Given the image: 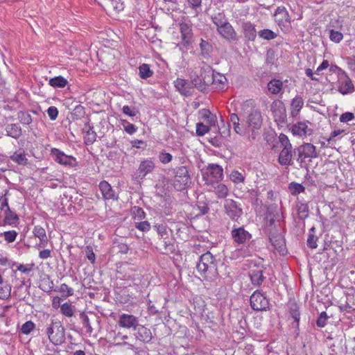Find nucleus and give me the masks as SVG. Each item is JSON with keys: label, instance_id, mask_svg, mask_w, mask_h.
I'll return each instance as SVG.
<instances>
[{"label": "nucleus", "instance_id": "49", "mask_svg": "<svg viewBox=\"0 0 355 355\" xmlns=\"http://www.w3.org/2000/svg\"><path fill=\"white\" fill-rule=\"evenodd\" d=\"M209 126L202 123H196V135L198 136H203L209 131Z\"/></svg>", "mask_w": 355, "mask_h": 355}, {"label": "nucleus", "instance_id": "12", "mask_svg": "<svg viewBox=\"0 0 355 355\" xmlns=\"http://www.w3.org/2000/svg\"><path fill=\"white\" fill-rule=\"evenodd\" d=\"M119 324L120 327L126 329H137L139 326V320L137 317L133 315L123 313L119 316Z\"/></svg>", "mask_w": 355, "mask_h": 355}, {"label": "nucleus", "instance_id": "8", "mask_svg": "<svg viewBox=\"0 0 355 355\" xmlns=\"http://www.w3.org/2000/svg\"><path fill=\"white\" fill-rule=\"evenodd\" d=\"M250 306L254 311H266L269 307V301L259 291H254L250 296Z\"/></svg>", "mask_w": 355, "mask_h": 355}, {"label": "nucleus", "instance_id": "5", "mask_svg": "<svg viewBox=\"0 0 355 355\" xmlns=\"http://www.w3.org/2000/svg\"><path fill=\"white\" fill-rule=\"evenodd\" d=\"M274 17L275 21L282 31H288L291 29V17L285 7H277L274 13Z\"/></svg>", "mask_w": 355, "mask_h": 355}, {"label": "nucleus", "instance_id": "33", "mask_svg": "<svg viewBox=\"0 0 355 355\" xmlns=\"http://www.w3.org/2000/svg\"><path fill=\"white\" fill-rule=\"evenodd\" d=\"M7 135L12 138L17 139L21 135V129L17 124H10L6 128Z\"/></svg>", "mask_w": 355, "mask_h": 355}, {"label": "nucleus", "instance_id": "22", "mask_svg": "<svg viewBox=\"0 0 355 355\" xmlns=\"http://www.w3.org/2000/svg\"><path fill=\"white\" fill-rule=\"evenodd\" d=\"M269 239L275 249L279 253L284 254L285 251V241L283 236L279 233H277L270 235Z\"/></svg>", "mask_w": 355, "mask_h": 355}, {"label": "nucleus", "instance_id": "55", "mask_svg": "<svg viewBox=\"0 0 355 355\" xmlns=\"http://www.w3.org/2000/svg\"><path fill=\"white\" fill-rule=\"evenodd\" d=\"M122 111L124 114L129 116H135L138 114V110L135 107H131L128 105H124Z\"/></svg>", "mask_w": 355, "mask_h": 355}, {"label": "nucleus", "instance_id": "48", "mask_svg": "<svg viewBox=\"0 0 355 355\" xmlns=\"http://www.w3.org/2000/svg\"><path fill=\"white\" fill-rule=\"evenodd\" d=\"M18 118L20 122L24 125H29L32 123V118L29 113L21 112L19 113Z\"/></svg>", "mask_w": 355, "mask_h": 355}, {"label": "nucleus", "instance_id": "19", "mask_svg": "<svg viewBox=\"0 0 355 355\" xmlns=\"http://www.w3.org/2000/svg\"><path fill=\"white\" fill-rule=\"evenodd\" d=\"M80 318L82 320L83 326L86 328V332L91 335L94 329L92 327V324L94 325L97 324L98 326L100 324V319L98 317H96L94 315H92V318L90 319L88 315H87L84 312L80 314Z\"/></svg>", "mask_w": 355, "mask_h": 355}, {"label": "nucleus", "instance_id": "18", "mask_svg": "<svg viewBox=\"0 0 355 355\" xmlns=\"http://www.w3.org/2000/svg\"><path fill=\"white\" fill-rule=\"evenodd\" d=\"M291 130L293 135L299 137H306L313 133V130L308 126L306 122H297L292 125Z\"/></svg>", "mask_w": 355, "mask_h": 355}, {"label": "nucleus", "instance_id": "36", "mask_svg": "<svg viewBox=\"0 0 355 355\" xmlns=\"http://www.w3.org/2000/svg\"><path fill=\"white\" fill-rule=\"evenodd\" d=\"M297 212L300 219H305L309 216V208L306 204L300 202L297 205Z\"/></svg>", "mask_w": 355, "mask_h": 355}, {"label": "nucleus", "instance_id": "37", "mask_svg": "<svg viewBox=\"0 0 355 355\" xmlns=\"http://www.w3.org/2000/svg\"><path fill=\"white\" fill-rule=\"evenodd\" d=\"M60 312L67 317H72L74 313V306L69 303L65 302L60 306Z\"/></svg>", "mask_w": 355, "mask_h": 355}, {"label": "nucleus", "instance_id": "44", "mask_svg": "<svg viewBox=\"0 0 355 355\" xmlns=\"http://www.w3.org/2000/svg\"><path fill=\"white\" fill-rule=\"evenodd\" d=\"M279 143L280 144V148L282 149H286V148H292V144L290 142V140L288 139V137L284 135V133H281L279 135Z\"/></svg>", "mask_w": 355, "mask_h": 355}, {"label": "nucleus", "instance_id": "60", "mask_svg": "<svg viewBox=\"0 0 355 355\" xmlns=\"http://www.w3.org/2000/svg\"><path fill=\"white\" fill-rule=\"evenodd\" d=\"M110 3L113 9L117 11L122 10L124 8L121 0H110Z\"/></svg>", "mask_w": 355, "mask_h": 355}, {"label": "nucleus", "instance_id": "16", "mask_svg": "<svg viewBox=\"0 0 355 355\" xmlns=\"http://www.w3.org/2000/svg\"><path fill=\"white\" fill-rule=\"evenodd\" d=\"M219 35L227 41H234L236 40V33L232 26L227 22L224 25L217 28Z\"/></svg>", "mask_w": 355, "mask_h": 355}, {"label": "nucleus", "instance_id": "43", "mask_svg": "<svg viewBox=\"0 0 355 355\" xmlns=\"http://www.w3.org/2000/svg\"><path fill=\"white\" fill-rule=\"evenodd\" d=\"M259 36L263 40H272L277 37V35L270 29H263L259 32Z\"/></svg>", "mask_w": 355, "mask_h": 355}, {"label": "nucleus", "instance_id": "41", "mask_svg": "<svg viewBox=\"0 0 355 355\" xmlns=\"http://www.w3.org/2000/svg\"><path fill=\"white\" fill-rule=\"evenodd\" d=\"M139 76L143 79H146L153 75V71L147 64H143L139 67Z\"/></svg>", "mask_w": 355, "mask_h": 355}, {"label": "nucleus", "instance_id": "1", "mask_svg": "<svg viewBox=\"0 0 355 355\" xmlns=\"http://www.w3.org/2000/svg\"><path fill=\"white\" fill-rule=\"evenodd\" d=\"M196 269L205 278L214 276L217 273V264L211 253L207 252L200 257Z\"/></svg>", "mask_w": 355, "mask_h": 355}, {"label": "nucleus", "instance_id": "57", "mask_svg": "<svg viewBox=\"0 0 355 355\" xmlns=\"http://www.w3.org/2000/svg\"><path fill=\"white\" fill-rule=\"evenodd\" d=\"M327 318H328V316H327L326 312H324V311L322 312L320 314V315L316 321L317 325L320 327H324L326 325V321H327Z\"/></svg>", "mask_w": 355, "mask_h": 355}, {"label": "nucleus", "instance_id": "53", "mask_svg": "<svg viewBox=\"0 0 355 355\" xmlns=\"http://www.w3.org/2000/svg\"><path fill=\"white\" fill-rule=\"evenodd\" d=\"M8 193V191H6V193L0 196V209L5 211H10V207L8 205V199L6 197V194Z\"/></svg>", "mask_w": 355, "mask_h": 355}, {"label": "nucleus", "instance_id": "21", "mask_svg": "<svg viewBox=\"0 0 355 355\" xmlns=\"http://www.w3.org/2000/svg\"><path fill=\"white\" fill-rule=\"evenodd\" d=\"M200 74L201 79L207 91L209 87H211L214 81V72L209 66H207L200 69Z\"/></svg>", "mask_w": 355, "mask_h": 355}, {"label": "nucleus", "instance_id": "26", "mask_svg": "<svg viewBox=\"0 0 355 355\" xmlns=\"http://www.w3.org/2000/svg\"><path fill=\"white\" fill-rule=\"evenodd\" d=\"M268 92L272 94H279L283 93L284 89L283 82L278 79L271 80L267 85Z\"/></svg>", "mask_w": 355, "mask_h": 355}, {"label": "nucleus", "instance_id": "50", "mask_svg": "<svg viewBox=\"0 0 355 355\" xmlns=\"http://www.w3.org/2000/svg\"><path fill=\"white\" fill-rule=\"evenodd\" d=\"M329 38L332 42L339 43L343 39V35L339 31L331 29L329 31Z\"/></svg>", "mask_w": 355, "mask_h": 355}, {"label": "nucleus", "instance_id": "25", "mask_svg": "<svg viewBox=\"0 0 355 355\" xmlns=\"http://www.w3.org/2000/svg\"><path fill=\"white\" fill-rule=\"evenodd\" d=\"M180 31L184 45L189 44L193 35L191 26L187 23H181L180 24Z\"/></svg>", "mask_w": 355, "mask_h": 355}, {"label": "nucleus", "instance_id": "32", "mask_svg": "<svg viewBox=\"0 0 355 355\" xmlns=\"http://www.w3.org/2000/svg\"><path fill=\"white\" fill-rule=\"evenodd\" d=\"M49 84L54 88H63L68 84V80L62 76L52 78Z\"/></svg>", "mask_w": 355, "mask_h": 355}, {"label": "nucleus", "instance_id": "30", "mask_svg": "<svg viewBox=\"0 0 355 355\" xmlns=\"http://www.w3.org/2000/svg\"><path fill=\"white\" fill-rule=\"evenodd\" d=\"M243 30L245 37L248 40H254L256 37V30L254 26L250 22L244 23L243 24Z\"/></svg>", "mask_w": 355, "mask_h": 355}, {"label": "nucleus", "instance_id": "3", "mask_svg": "<svg viewBox=\"0 0 355 355\" xmlns=\"http://www.w3.org/2000/svg\"><path fill=\"white\" fill-rule=\"evenodd\" d=\"M46 333L50 342L55 345H61L65 341L64 328L60 322H52L46 328Z\"/></svg>", "mask_w": 355, "mask_h": 355}, {"label": "nucleus", "instance_id": "20", "mask_svg": "<svg viewBox=\"0 0 355 355\" xmlns=\"http://www.w3.org/2000/svg\"><path fill=\"white\" fill-rule=\"evenodd\" d=\"M294 150L292 148L282 149L278 157V163L284 166H292Z\"/></svg>", "mask_w": 355, "mask_h": 355}, {"label": "nucleus", "instance_id": "63", "mask_svg": "<svg viewBox=\"0 0 355 355\" xmlns=\"http://www.w3.org/2000/svg\"><path fill=\"white\" fill-rule=\"evenodd\" d=\"M96 134L95 132L88 131L87 132V136L85 137L86 144L89 145V144H93L96 140Z\"/></svg>", "mask_w": 355, "mask_h": 355}, {"label": "nucleus", "instance_id": "56", "mask_svg": "<svg viewBox=\"0 0 355 355\" xmlns=\"http://www.w3.org/2000/svg\"><path fill=\"white\" fill-rule=\"evenodd\" d=\"M85 254L87 259L92 263H94L95 262L96 257L95 254L93 251V248L90 245H87L85 248Z\"/></svg>", "mask_w": 355, "mask_h": 355}, {"label": "nucleus", "instance_id": "39", "mask_svg": "<svg viewBox=\"0 0 355 355\" xmlns=\"http://www.w3.org/2000/svg\"><path fill=\"white\" fill-rule=\"evenodd\" d=\"M11 286L6 282L5 284L0 285V299L7 300L10 296Z\"/></svg>", "mask_w": 355, "mask_h": 355}, {"label": "nucleus", "instance_id": "6", "mask_svg": "<svg viewBox=\"0 0 355 355\" xmlns=\"http://www.w3.org/2000/svg\"><path fill=\"white\" fill-rule=\"evenodd\" d=\"M223 168L218 164H209L205 171L202 172V178L205 184L208 182H219L223 179Z\"/></svg>", "mask_w": 355, "mask_h": 355}, {"label": "nucleus", "instance_id": "52", "mask_svg": "<svg viewBox=\"0 0 355 355\" xmlns=\"http://www.w3.org/2000/svg\"><path fill=\"white\" fill-rule=\"evenodd\" d=\"M17 232L15 230L4 232L3 235L4 239L8 243H12L15 241L17 236Z\"/></svg>", "mask_w": 355, "mask_h": 355}, {"label": "nucleus", "instance_id": "11", "mask_svg": "<svg viewBox=\"0 0 355 355\" xmlns=\"http://www.w3.org/2000/svg\"><path fill=\"white\" fill-rule=\"evenodd\" d=\"M51 155L55 162L64 166H73L76 162L74 157L64 154L57 148L52 149Z\"/></svg>", "mask_w": 355, "mask_h": 355}, {"label": "nucleus", "instance_id": "15", "mask_svg": "<svg viewBox=\"0 0 355 355\" xmlns=\"http://www.w3.org/2000/svg\"><path fill=\"white\" fill-rule=\"evenodd\" d=\"M231 236L234 241L239 244L244 243L247 240L251 239V234L243 227L233 229Z\"/></svg>", "mask_w": 355, "mask_h": 355}, {"label": "nucleus", "instance_id": "59", "mask_svg": "<svg viewBox=\"0 0 355 355\" xmlns=\"http://www.w3.org/2000/svg\"><path fill=\"white\" fill-rule=\"evenodd\" d=\"M34 266V263L20 264L17 267V270L22 272L23 273H28L33 270Z\"/></svg>", "mask_w": 355, "mask_h": 355}, {"label": "nucleus", "instance_id": "31", "mask_svg": "<svg viewBox=\"0 0 355 355\" xmlns=\"http://www.w3.org/2000/svg\"><path fill=\"white\" fill-rule=\"evenodd\" d=\"M10 159L12 161L19 165L25 166L28 163V159L26 158V153L21 150L16 151L12 156H10Z\"/></svg>", "mask_w": 355, "mask_h": 355}, {"label": "nucleus", "instance_id": "46", "mask_svg": "<svg viewBox=\"0 0 355 355\" xmlns=\"http://www.w3.org/2000/svg\"><path fill=\"white\" fill-rule=\"evenodd\" d=\"M230 178L235 184L242 183L245 180V177L237 171H232Z\"/></svg>", "mask_w": 355, "mask_h": 355}, {"label": "nucleus", "instance_id": "61", "mask_svg": "<svg viewBox=\"0 0 355 355\" xmlns=\"http://www.w3.org/2000/svg\"><path fill=\"white\" fill-rule=\"evenodd\" d=\"M47 114L51 120H55L58 115V110L56 107L51 106L47 110Z\"/></svg>", "mask_w": 355, "mask_h": 355}, {"label": "nucleus", "instance_id": "64", "mask_svg": "<svg viewBox=\"0 0 355 355\" xmlns=\"http://www.w3.org/2000/svg\"><path fill=\"white\" fill-rule=\"evenodd\" d=\"M290 188L293 190V193H300L305 190V188L299 183H291Z\"/></svg>", "mask_w": 355, "mask_h": 355}, {"label": "nucleus", "instance_id": "38", "mask_svg": "<svg viewBox=\"0 0 355 355\" xmlns=\"http://www.w3.org/2000/svg\"><path fill=\"white\" fill-rule=\"evenodd\" d=\"M17 215L10 211H6V216L3 219V225H13L18 220Z\"/></svg>", "mask_w": 355, "mask_h": 355}, {"label": "nucleus", "instance_id": "13", "mask_svg": "<svg viewBox=\"0 0 355 355\" xmlns=\"http://www.w3.org/2000/svg\"><path fill=\"white\" fill-rule=\"evenodd\" d=\"M338 90L343 95L352 93L354 91L352 81L347 74H343L339 78Z\"/></svg>", "mask_w": 355, "mask_h": 355}, {"label": "nucleus", "instance_id": "51", "mask_svg": "<svg viewBox=\"0 0 355 355\" xmlns=\"http://www.w3.org/2000/svg\"><path fill=\"white\" fill-rule=\"evenodd\" d=\"M35 325L32 321H27L22 324L21 331L24 334H29L35 328Z\"/></svg>", "mask_w": 355, "mask_h": 355}, {"label": "nucleus", "instance_id": "23", "mask_svg": "<svg viewBox=\"0 0 355 355\" xmlns=\"http://www.w3.org/2000/svg\"><path fill=\"white\" fill-rule=\"evenodd\" d=\"M136 330L137 332L135 335L137 340L146 343L151 341L153 336L149 329L139 324Z\"/></svg>", "mask_w": 355, "mask_h": 355}, {"label": "nucleus", "instance_id": "62", "mask_svg": "<svg viewBox=\"0 0 355 355\" xmlns=\"http://www.w3.org/2000/svg\"><path fill=\"white\" fill-rule=\"evenodd\" d=\"M135 227L142 232H148L150 229V225L148 221L137 223Z\"/></svg>", "mask_w": 355, "mask_h": 355}, {"label": "nucleus", "instance_id": "42", "mask_svg": "<svg viewBox=\"0 0 355 355\" xmlns=\"http://www.w3.org/2000/svg\"><path fill=\"white\" fill-rule=\"evenodd\" d=\"M191 84H192L193 87H195L199 91L202 92H207L206 87H205V85L203 84L202 80L201 79L200 73V76H198L196 78H193L191 80Z\"/></svg>", "mask_w": 355, "mask_h": 355}, {"label": "nucleus", "instance_id": "24", "mask_svg": "<svg viewBox=\"0 0 355 355\" xmlns=\"http://www.w3.org/2000/svg\"><path fill=\"white\" fill-rule=\"evenodd\" d=\"M155 168L154 162L150 159L141 162L137 170L138 177L144 178L147 174L151 173Z\"/></svg>", "mask_w": 355, "mask_h": 355}, {"label": "nucleus", "instance_id": "47", "mask_svg": "<svg viewBox=\"0 0 355 355\" xmlns=\"http://www.w3.org/2000/svg\"><path fill=\"white\" fill-rule=\"evenodd\" d=\"M314 231H315V227H312L310 230V234L307 239L308 246L313 249L316 248L318 246L317 243H316L317 240H318V237L312 234V232H314Z\"/></svg>", "mask_w": 355, "mask_h": 355}, {"label": "nucleus", "instance_id": "7", "mask_svg": "<svg viewBox=\"0 0 355 355\" xmlns=\"http://www.w3.org/2000/svg\"><path fill=\"white\" fill-rule=\"evenodd\" d=\"M224 210L225 214L234 221H237L243 214V210L240 205L232 199L225 200Z\"/></svg>", "mask_w": 355, "mask_h": 355}, {"label": "nucleus", "instance_id": "28", "mask_svg": "<svg viewBox=\"0 0 355 355\" xmlns=\"http://www.w3.org/2000/svg\"><path fill=\"white\" fill-rule=\"evenodd\" d=\"M271 111L275 117V120H277L278 117L279 121H284V118L286 117L284 114L285 110L284 109L283 104L281 102H273L271 105Z\"/></svg>", "mask_w": 355, "mask_h": 355}, {"label": "nucleus", "instance_id": "27", "mask_svg": "<svg viewBox=\"0 0 355 355\" xmlns=\"http://www.w3.org/2000/svg\"><path fill=\"white\" fill-rule=\"evenodd\" d=\"M99 189L105 199H114L115 193L110 184L106 181H101L99 184Z\"/></svg>", "mask_w": 355, "mask_h": 355}, {"label": "nucleus", "instance_id": "17", "mask_svg": "<svg viewBox=\"0 0 355 355\" xmlns=\"http://www.w3.org/2000/svg\"><path fill=\"white\" fill-rule=\"evenodd\" d=\"M174 85L178 91L186 96L191 95L193 92L191 83L182 78H177L174 81Z\"/></svg>", "mask_w": 355, "mask_h": 355}, {"label": "nucleus", "instance_id": "58", "mask_svg": "<svg viewBox=\"0 0 355 355\" xmlns=\"http://www.w3.org/2000/svg\"><path fill=\"white\" fill-rule=\"evenodd\" d=\"M60 291L65 294L66 297L71 296L73 294V290L69 287L66 284H62L60 287Z\"/></svg>", "mask_w": 355, "mask_h": 355}, {"label": "nucleus", "instance_id": "4", "mask_svg": "<svg viewBox=\"0 0 355 355\" xmlns=\"http://www.w3.org/2000/svg\"><path fill=\"white\" fill-rule=\"evenodd\" d=\"M265 267L261 262L250 261L249 263L248 276L252 285L260 286L266 278Z\"/></svg>", "mask_w": 355, "mask_h": 355}, {"label": "nucleus", "instance_id": "14", "mask_svg": "<svg viewBox=\"0 0 355 355\" xmlns=\"http://www.w3.org/2000/svg\"><path fill=\"white\" fill-rule=\"evenodd\" d=\"M248 127L254 131L261 128L262 125V116L261 112L258 110H254L250 112L247 119Z\"/></svg>", "mask_w": 355, "mask_h": 355}, {"label": "nucleus", "instance_id": "35", "mask_svg": "<svg viewBox=\"0 0 355 355\" xmlns=\"http://www.w3.org/2000/svg\"><path fill=\"white\" fill-rule=\"evenodd\" d=\"M303 105H304V101L302 97L296 96L295 98H294L291 103L292 114L293 115L297 114L300 112V110L302 109Z\"/></svg>", "mask_w": 355, "mask_h": 355}, {"label": "nucleus", "instance_id": "34", "mask_svg": "<svg viewBox=\"0 0 355 355\" xmlns=\"http://www.w3.org/2000/svg\"><path fill=\"white\" fill-rule=\"evenodd\" d=\"M211 20L216 26V28L224 25L228 22L225 14L223 12H218L211 15Z\"/></svg>", "mask_w": 355, "mask_h": 355}, {"label": "nucleus", "instance_id": "45", "mask_svg": "<svg viewBox=\"0 0 355 355\" xmlns=\"http://www.w3.org/2000/svg\"><path fill=\"white\" fill-rule=\"evenodd\" d=\"M290 313L292 318L294 319L295 322H296V327H298L300 318V313L299 311L298 306L296 304H292L291 305Z\"/></svg>", "mask_w": 355, "mask_h": 355}, {"label": "nucleus", "instance_id": "9", "mask_svg": "<svg viewBox=\"0 0 355 355\" xmlns=\"http://www.w3.org/2000/svg\"><path fill=\"white\" fill-rule=\"evenodd\" d=\"M174 185L178 190H181L185 187L190 179L189 172L185 166L178 167L175 171Z\"/></svg>", "mask_w": 355, "mask_h": 355}, {"label": "nucleus", "instance_id": "40", "mask_svg": "<svg viewBox=\"0 0 355 355\" xmlns=\"http://www.w3.org/2000/svg\"><path fill=\"white\" fill-rule=\"evenodd\" d=\"M33 233L35 236L38 237L41 243L44 245L47 242V238L46 235V231L41 227L36 226L33 230Z\"/></svg>", "mask_w": 355, "mask_h": 355}, {"label": "nucleus", "instance_id": "29", "mask_svg": "<svg viewBox=\"0 0 355 355\" xmlns=\"http://www.w3.org/2000/svg\"><path fill=\"white\" fill-rule=\"evenodd\" d=\"M227 87L226 77L219 73H214V81L212 84L213 89H223Z\"/></svg>", "mask_w": 355, "mask_h": 355}, {"label": "nucleus", "instance_id": "10", "mask_svg": "<svg viewBox=\"0 0 355 355\" xmlns=\"http://www.w3.org/2000/svg\"><path fill=\"white\" fill-rule=\"evenodd\" d=\"M207 189L209 192H213L216 194L218 198H225L229 194V189L227 187L219 182H208Z\"/></svg>", "mask_w": 355, "mask_h": 355}, {"label": "nucleus", "instance_id": "2", "mask_svg": "<svg viewBox=\"0 0 355 355\" xmlns=\"http://www.w3.org/2000/svg\"><path fill=\"white\" fill-rule=\"evenodd\" d=\"M294 153L297 155V161L301 168L304 167L306 164V159L317 158L318 153L316 150V147L310 143H304L297 148L294 149Z\"/></svg>", "mask_w": 355, "mask_h": 355}, {"label": "nucleus", "instance_id": "54", "mask_svg": "<svg viewBox=\"0 0 355 355\" xmlns=\"http://www.w3.org/2000/svg\"><path fill=\"white\" fill-rule=\"evenodd\" d=\"M172 157H173L170 153H166L164 150L160 152L159 155V159L164 164L169 163L172 160Z\"/></svg>", "mask_w": 355, "mask_h": 355}]
</instances>
